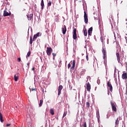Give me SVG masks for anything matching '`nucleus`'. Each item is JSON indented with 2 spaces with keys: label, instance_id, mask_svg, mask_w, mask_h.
Here are the masks:
<instances>
[{
  "label": "nucleus",
  "instance_id": "nucleus-1",
  "mask_svg": "<svg viewBox=\"0 0 127 127\" xmlns=\"http://www.w3.org/2000/svg\"><path fill=\"white\" fill-rule=\"evenodd\" d=\"M110 104L112 107V110L113 112H117V105L116 104V103L113 102V101H110Z\"/></svg>",
  "mask_w": 127,
  "mask_h": 127
},
{
  "label": "nucleus",
  "instance_id": "nucleus-2",
  "mask_svg": "<svg viewBox=\"0 0 127 127\" xmlns=\"http://www.w3.org/2000/svg\"><path fill=\"white\" fill-rule=\"evenodd\" d=\"M116 56L117 57V61H118V63L123 65V59H121V57L120 56V53H116Z\"/></svg>",
  "mask_w": 127,
  "mask_h": 127
},
{
  "label": "nucleus",
  "instance_id": "nucleus-3",
  "mask_svg": "<svg viewBox=\"0 0 127 127\" xmlns=\"http://www.w3.org/2000/svg\"><path fill=\"white\" fill-rule=\"evenodd\" d=\"M52 51H53V50H52V48H51V47H48L47 48L46 53L48 56H50L51 55Z\"/></svg>",
  "mask_w": 127,
  "mask_h": 127
},
{
  "label": "nucleus",
  "instance_id": "nucleus-4",
  "mask_svg": "<svg viewBox=\"0 0 127 127\" xmlns=\"http://www.w3.org/2000/svg\"><path fill=\"white\" fill-rule=\"evenodd\" d=\"M77 38V29L76 28L73 29V39H76Z\"/></svg>",
  "mask_w": 127,
  "mask_h": 127
},
{
  "label": "nucleus",
  "instance_id": "nucleus-5",
  "mask_svg": "<svg viewBox=\"0 0 127 127\" xmlns=\"http://www.w3.org/2000/svg\"><path fill=\"white\" fill-rule=\"evenodd\" d=\"M84 22L85 23H88V15L86 13V11L84 12Z\"/></svg>",
  "mask_w": 127,
  "mask_h": 127
},
{
  "label": "nucleus",
  "instance_id": "nucleus-6",
  "mask_svg": "<svg viewBox=\"0 0 127 127\" xmlns=\"http://www.w3.org/2000/svg\"><path fill=\"white\" fill-rule=\"evenodd\" d=\"M102 53L103 54V59H105L106 57H107V54H106V48L104 47L102 48Z\"/></svg>",
  "mask_w": 127,
  "mask_h": 127
},
{
  "label": "nucleus",
  "instance_id": "nucleus-7",
  "mask_svg": "<svg viewBox=\"0 0 127 127\" xmlns=\"http://www.w3.org/2000/svg\"><path fill=\"white\" fill-rule=\"evenodd\" d=\"M11 15V13L10 12L8 13V12L6 11V10L3 11V16H9V15Z\"/></svg>",
  "mask_w": 127,
  "mask_h": 127
},
{
  "label": "nucleus",
  "instance_id": "nucleus-8",
  "mask_svg": "<svg viewBox=\"0 0 127 127\" xmlns=\"http://www.w3.org/2000/svg\"><path fill=\"white\" fill-rule=\"evenodd\" d=\"M86 89L88 92H90L91 91V84H90L89 82H87L86 83Z\"/></svg>",
  "mask_w": 127,
  "mask_h": 127
},
{
  "label": "nucleus",
  "instance_id": "nucleus-9",
  "mask_svg": "<svg viewBox=\"0 0 127 127\" xmlns=\"http://www.w3.org/2000/svg\"><path fill=\"white\" fill-rule=\"evenodd\" d=\"M62 89H63V86L60 85L58 88V96H60V95H61V91Z\"/></svg>",
  "mask_w": 127,
  "mask_h": 127
},
{
  "label": "nucleus",
  "instance_id": "nucleus-10",
  "mask_svg": "<svg viewBox=\"0 0 127 127\" xmlns=\"http://www.w3.org/2000/svg\"><path fill=\"white\" fill-rule=\"evenodd\" d=\"M107 86L110 88V91L111 92H113V86L112 85V84H111V82L110 81H108L107 83Z\"/></svg>",
  "mask_w": 127,
  "mask_h": 127
},
{
  "label": "nucleus",
  "instance_id": "nucleus-11",
  "mask_svg": "<svg viewBox=\"0 0 127 127\" xmlns=\"http://www.w3.org/2000/svg\"><path fill=\"white\" fill-rule=\"evenodd\" d=\"M62 29L63 33L64 34H65L66 31H67V29L66 28V25H64V26L62 27Z\"/></svg>",
  "mask_w": 127,
  "mask_h": 127
},
{
  "label": "nucleus",
  "instance_id": "nucleus-12",
  "mask_svg": "<svg viewBox=\"0 0 127 127\" xmlns=\"http://www.w3.org/2000/svg\"><path fill=\"white\" fill-rule=\"evenodd\" d=\"M75 65H76V62L73 60L72 64V66L70 67V70H73L75 68Z\"/></svg>",
  "mask_w": 127,
  "mask_h": 127
},
{
  "label": "nucleus",
  "instance_id": "nucleus-13",
  "mask_svg": "<svg viewBox=\"0 0 127 127\" xmlns=\"http://www.w3.org/2000/svg\"><path fill=\"white\" fill-rule=\"evenodd\" d=\"M122 78L123 79V80H127V73H124L122 75Z\"/></svg>",
  "mask_w": 127,
  "mask_h": 127
},
{
  "label": "nucleus",
  "instance_id": "nucleus-14",
  "mask_svg": "<svg viewBox=\"0 0 127 127\" xmlns=\"http://www.w3.org/2000/svg\"><path fill=\"white\" fill-rule=\"evenodd\" d=\"M92 31H93V27H90L88 30V35H92Z\"/></svg>",
  "mask_w": 127,
  "mask_h": 127
},
{
  "label": "nucleus",
  "instance_id": "nucleus-15",
  "mask_svg": "<svg viewBox=\"0 0 127 127\" xmlns=\"http://www.w3.org/2000/svg\"><path fill=\"white\" fill-rule=\"evenodd\" d=\"M28 20H31L32 18L33 17V14H30V15H27Z\"/></svg>",
  "mask_w": 127,
  "mask_h": 127
},
{
  "label": "nucleus",
  "instance_id": "nucleus-16",
  "mask_svg": "<svg viewBox=\"0 0 127 127\" xmlns=\"http://www.w3.org/2000/svg\"><path fill=\"white\" fill-rule=\"evenodd\" d=\"M14 81H15V82L17 81V80H18V74L14 75Z\"/></svg>",
  "mask_w": 127,
  "mask_h": 127
},
{
  "label": "nucleus",
  "instance_id": "nucleus-17",
  "mask_svg": "<svg viewBox=\"0 0 127 127\" xmlns=\"http://www.w3.org/2000/svg\"><path fill=\"white\" fill-rule=\"evenodd\" d=\"M0 121L1 123H3V119L2 117V114H1V113L0 112Z\"/></svg>",
  "mask_w": 127,
  "mask_h": 127
},
{
  "label": "nucleus",
  "instance_id": "nucleus-18",
  "mask_svg": "<svg viewBox=\"0 0 127 127\" xmlns=\"http://www.w3.org/2000/svg\"><path fill=\"white\" fill-rule=\"evenodd\" d=\"M41 5L42 6V9H43L44 8V1L43 0H41Z\"/></svg>",
  "mask_w": 127,
  "mask_h": 127
},
{
  "label": "nucleus",
  "instance_id": "nucleus-19",
  "mask_svg": "<svg viewBox=\"0 0 127 127\" xmlns=\"http://www.w3.org/2000/svg\"><path fill=\"white\" fill-rule=\"evenodd\" d=\"M50 113L51 115H52V116H54V109H51L50 110Z\"/></svg>",
  "mask_w": 127,
  "mask_h": 127
},
{
  "label": "nucleus",
  "instance_id": "nucleus-20",
  "mask_svg": "<svg viewBox=\"0 0 127 127\" xmlns=\"http://www.w3.org/2000/svg\"><path fill=\"white\" fill-rule=\"evenodd\" d=\"M83 32H84V36H87V34H88V33L87 32V29H85L84 30H83Z\"/></svg>",
  "mask_w": 127,
  "mask_h": 127
},
{
  "label": "nucleus",
  "instance_id": "nucleus-21",
  "mask_svg": "<svg viewBox=\"0 0 127 127\" xmlns=\"http://www.w3.org/2000/svg\"><path fill=\"white\" fill-rule=\"evenodd\" d=\"M96 116L97 117V119L99 120V119H100V112L99 111H96Z\"/></svg>",
  "mask_w": 127,
  "mask_h": 127
},
{
  "label": "nucleus",
  "instance_id": "nucleus-22",
  "mask_svg": "<svg viewBox=\"0 0 127 127\" xmlns=\"http://www.w3.org/2000/svg\"><path fill=\"white\" fill-rule=\"evenodd\" d=\"M119 124H120V121H119V118H117L115 122V125H116V126H118Z\"/></svg>",
  "mask_w": 127,
  "mask_h": 127
},
{
  "label": "nucleus",
  "instance_id": "nucleus-23",
  "mask_svg": "<svg viewBox=\"0 0 127 127\" xmlns=\"http://www.w3.org/2000/svg\"><path fill=\"white\" fill-rule=\"evenodd\" d=\"M37 36L36 35H34L33 38V41H35L36 39L37 38Z\"/></svg>",
  "mask_w": 127,
  "mask_h": 127
},
{
  "label": "nucleus",
  "instance_id": "nucleus-24",
  "mask_svg": "<svg viewBox=\"0 0 127 127\" xmlns=\"http://www.w3.org/2000/svg\"><path fill=\"white\" fill-rule=\"evenodd\" d=\"M51 4H52V1L49 0V2H48L47 5L48 6H51Z\"/></svg>",
  "mask_w": 127,
  "mask_h": 127
},
{
  "label": "nucleus",
  "instance_id": "nucleus-25",
  "mask_svg": "<svg viewBox=\"0 0 127 127\" xmlns=\"http://www.w3.org/2000/svg\"><path fill=\"white\" fill-rule=\"evenodd\" d=\"M43 104V100H41L40 101L39 107H41V106H42Z\"/></svg>",
  "mask_w": 127,
  "mask_h": 127
},
{
  "label": "nucleus",
  "instance_id": "nucleus-26",
  "mask_svg": "<svg viewBox=\"0 0 127 127\" xmlns=\"http://www.w3.org/2000/svg\"><path fill=\"white\" fill-rule=\"evenodd\" d=\"M67 114H68V112L64 111L63 115V118H64V117H66V116H67Z\"/></svg>",
  "mask_w": 127,
  "mask_h": 127
},
{
  "label": "nucleus",
  "instance_id": "nucleus-27",
  "mask_svg": "<svg viewBox=\"0 0 127 127\" xmlns=\"http://www.w3.org/2000/svg\"><path fill=\"white\" fill-rule=\"evenodd\" d=\"M33 40L32 39V37L31 36L30 37V44H32V42Z\"/></svg>",
  "mask_w": 127,
  "mask_h": 127
},
{
  "label": "nucleus",
  "instance_id": "nucleus-28",
  "mask_svg": "<svg viewBox=\"0 0 127 127\" xmlns=\"http://www.w3.org/2000/svg\"><path fill=\"white\" fill-rule=\"evenodd\" d=\"M30 54H31V52L30 51H29L26 56L27 59V57H29V56H30Z\"/></svg>",
  "mask_w": 127,
  "mask_h": 127
},
{
  "label": "nucleus",
  "instance_id": "nucleus-29",
  "mask_svg": "<svg viewBox=\"0 0 127 127\" xmlns=\"http://www.w3.org/2000/svg\"><path fill=\"white\" fill-rule=\"evenodd\" d=\"M86 59L87 61H89V55H88V54H86Z\"/></svg>",
  "mask_w": 127,
  "mask_h": 127
},
{
  "label": "nucleus",
  "instance_id": "nucleus-30",
  "mask_svg": "<svg viewBox=\"0 0 127 127\" xmlns=\"http://www.w3.org/2000/svg\"><path fill=\"white\" fill-rule=\"evenodd\" d=\"M83 127H87V123L86 122H84L83 124Z\"/></svg>",
  "mask_w": 127,
  "mask_h": 127
},
{
  "label": "nucleus",
  "instance_id": "nucleus-31",
  "mask_svg": "<svg viewBox=\"0 0 127 127\" xmlns=\"http://www.w3.org/2000/svg\"><path fill=\"white\" fill-rule=\"evenodd\" d=\"M86 106L87 107V108H90V103L89 102H86Z\"/></svg>",
  "mask_w": 127,
  "mask_h": 127
},
{
  "label": "nucleus",
  "instance_id": "nucleus-32",
  "mask_svg": "<svg viewBox=\"0 0 127 127\" xmlns=\"http://www.w3.org/2000/svg\"><path fill=\"white\" fill-rule=\"evenodd\" d=\"M100 40H101L102 43H104V38H103V37H101Z\"/></svg>",
  "mask_w": 127,
  "mask_h": 127
},
{
  "label": "nucleus",
  "instance_id": "nucleus-33",
  "mask_svg": "<svg viewBox=\"0 0 127 127\" xmlns=\"http://www.w3.org/2000/svg\"><path fill=\"white\" fill-rule=\"evenodd\" d=\"M70 67H71V64L69 63L67 64V68L68 69H69V68H70Z\"/></svg>",
  "mask_w": 127,
  "mask_h": 127
},
{
  "label": "nucleus",
  "instance_id": "nucleus-34",
  "mask_svg": "<svg viewBox=\"0 0 127 127\" xmlns=\"http://www.w3.org/2000/svg\"><path fill=\"white\" fill-rule=\"evenodd\" d=\"M31 90V91H37V89L36 88H32Z\"/></svg>",
  "mask_w": 127,
  "mask_h": 127
},
{
  "label": "nucleus",
  "instance_id": "nucleus-35",
  "mask_svg": "<svg viewBox=\"0 0 127 127\" xmlns=\"http://www.w3.org/2000/svg\"><path fill=\"white\" fill-rule=\"evenodd\" d=\"M35 35L37 36V37H39V35H40V33L38 32Z\"/></svg>",
  "mask_w": 127,
  "mask_h": 127
},
{
  "label": "nucleus",
  "instance_id": "nucleus-36",
  "mask_svg": "<svg viewBox=\"0 0 127 127\" xmlns=\"http://www.w3.org/2000/svg\"><path fill=\"white\" fill-rule=\"evenodd\" d=\"M53 57H55L56 56V54L53 53Z\"/></svg>",
  "mask_w": 127,
  "mask_h": 127
},
{
  "label": "nucleus",
  "instance_id": "nucleus-37",
  "mask_svg": "<svg viewBox=\"0 0 127 127\" xmlns=\"http://www.w3.org/2000/svg\"><path fill=\"white\" fill-rule=\"evenodd\" d=\"M18 60L19 62H20V61H21V59L20 58H18Z\"/></svg>",
  "mask_w": 127,
  "mask_h": 127
},
{
  "label": "nucleus",
  "instance_id": "nucleus-38",
  "mask_svg": "<svg viewBox=\"0 0 127 127\" xmlns=\"http://www.w3.org/2000/svg\"><path fill=\"white\" fill-rule=\"evenodd\" d=\"M10 124H8L6 125V127H9L10 126Z\"/></svg>",
  "mask_w": 127,
  "mask_h": 127
},
{
  "label": "nucleus",
  "instance_id": "nucleus-39",
  "mask_svg": "<svg viewBox=\"0 0 127 127\" xmlns=\"http://www.w3.org/2000/svg\"><path fill=\"white\" fill-rule=\"evenodd\" d=\"M35 69V68L34 67H33V68H32V71H34Z\"/></svg>",
  "mask_w": 127,
  "mask_h": 127
},
{
  "label": "nucleus",
  "instance_id": "nucleus-40",
  "mask_svg": "<svg viewBox=\"0 0 127 127\" xmlns=\"http://www.w3.org/2000/svg\"><path fill=\"white\" fill-rule=\"evenodd\" d=\"M125 64H126V66H127V62H126Z\"/></svg>",
  "mask_w": 127,
  "mask_h": 127
},
{
  "label": "nucleus",
  "instance_id": "nucleus-41",
  "mask_svg": "<svg viewBox=\"0 0 127 127\" xmlns=\"http://www.w3.org/2000/svg\"><path fill=\"white\" fill-rule=\"evenodd\" d=\"M27 65L29 66V63H27Z\"/></svg>",
  "mask_w": 127,
  "mask_h": 127
},
{
  "label": "nucleus",
  "instance_id": "nucleus-42",
  "mask_svg": "<svg viewBox=\"0 0 127 127\" xmlns=\"http://www.w3.org/2000/svg\"><path fill=\"white\" fill-rule=\"evenodd\" d=\"M114 35L115 36V35H116V34L115 33V32H114Z\"/></svg>",
  "mask_w": 127,
  "mask_h": 127
}]
</instances>
